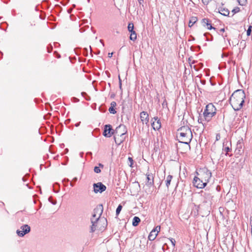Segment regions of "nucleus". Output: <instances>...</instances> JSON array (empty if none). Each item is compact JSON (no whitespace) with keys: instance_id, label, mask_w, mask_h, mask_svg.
<instances>
[{"instance_id":"1","label":"nucleus","mask_w":252,"mask_h":252,"mask_svg":"<svg viewBox=\"0 0 252 252\" xmlns=\"http://www.w3.org/2000/svg\"><path fill=\"white\" fill-rule=\"evenodd\" d=\"M245 97V92L242 90H237L232 94L230 103L235 111H238L242 107Z\"/></svg>"},{"instance_id":"2","label":"nucleus","mask_w":252,"mask_h":252,"mask_svg":"<svg viewBox=\"0 0 252 252\" xmlns=\"http://www.w3.org/2000/svg\"><path fill=\"white\" fill-rule=\"evenodd\" d=\"M179 135L177 136L180 142L185 145L186 150H189L190 147L189 145L192 138V134L190 128L184 126L178 130Z\"/></svg>"},{"instance_id":"3","label":"nucleus","mask_w":252,"mask_h":252,"mask_svg":"<svg viewBox=\"0 0 252 252\" xmlns=\"http://www.w3.org/2000/svg\"><path fill=\"white\" fill-rule=\"evenodd\" d=\"M100 212L98 213V216L96 217L95 214L93 215V217L91 218V222L92 223L91 226V232H94L96 230H102L104 229L105 226H102L101 224L103 223L105 224V222H106V220L104 219H99L100 215L103 211L102 205H100L99 208L94 209V212H97L99 211Z\"/></svg>"},{"instance_id":"4","label":"nucleus","mask_w":252,"mask_h":252,"mask_svg":"<svg viewBox=\"0 0 252 252\" xmlns=\"http://www.w3.org/2000/svg\"><path fill=\"white\" fill-rule=\"evenodd\" d=\"M216 114V108L212 103L206 105L203 112V116L206 121L209 122Z\"/></svg>"},{"instance_id":"5","label":"nucleus","mask_w":252,"mask_h":252,"mask_svg":"<svg viewBox=\"0 0 252 252\" xmlns=\"http://www.w3.org/2000/svg\"><path fill=\"white\" fill-rule=\"evenodd\" d=\"M198 177L201 179L202 182L207 185L212 176L211 172L207 169L204 168L201 169L198 172L196 173Z\"/></svg>"},{"instance_id":"6","label":"nucleus","mask_w":252,"mask_h":252,"mask_svg":"<svg viewBox=\"0 0 252 252\" xmlns=\"http://www.w3.org/2000/svg\"><path fill=\"white\" fill-rule=\"evenodd\" d=\"M30 231V226L28 224H24L20 227V229H18L16 231V233L19 237H23L25 235L29 233Z\"/></svg>"},{"instance_id":"7","label":"nucleus","mask_w":252,"mask_h":252,"mask_svg":"<svg viewBox=\"0 0 252 252\" xmlns=\"http://www.w3.org/2000/svg\"><path fill=\"white\" fill-rule=\"evenodd\" d=\"M93 186H94V191L95 193H97L98 192L102 193L103 191H105L106 189V186L105 185H104L101 182L94 183V184Z\"/></svg>"},{"instance_id":"8","label":"nucleus","mask_w":252,"mask_h":252,"mask_svg":"<svg viewBox=\"0 0 252 252\" xmlns=\"http://www.w3.org/2000/svg\"><path fill=\"white\" fill-rule=\"evenodd\" d=\"M126 131V127L124 125H120L119 126L116 127L113 134L118 136H125Z\"/></svg>"},{"instance_id":"9","label":"nucleus","mask_w":252,"mask_h":252,"mask_svg":"<svg viewBox=\"0 0 252 252\" xmlns=\"http://www.w3.org/2000/svg\"><path fill=\"white\" fill-rule=\"evenodd\" d=\"M193 184L194 187L199 189H203L206 186L199 177H194Z\"/></svg>"},{"instance_id":"10","label":"nucleus","mask_w":252,"mask_h":252,"mask_svg":"<svg viewBox=\"0 0 252 252\" xmlns=\"http://www.w3.org/2000/svg\"><path fill=\"white\" fill-rule=\"evenodd\" d=\"M112 129L110 125H106L105 126L103 135L107 137H110L113 134L114 132H112Z\"/></svg>"},{"instance_id":"11","label":"nucleus","mask_w":252,"mask_h":252,"mask_svg":"<svg viewBox=\"0 0 252 252\" xmlns=\"http://www.w3.org/2000/svg\"><path fill=\"white\" fill-rule=\"evenodd\" d=\"M140 116V120H141V122H142V123L143 124H145L146 125L148 124V123L149 122V115H148V113L145 111H142V112H141Z\"/></svg>"},{"instance_id":"12","label":"nucleus","mask_w":252,"mask_h":252,"mask_svg":"<svg viewBox=\"0 0 252 252\" xmlns=\"http://www.w3.org/2000/svg\"><path fill=\"white\" fill-rule=\"evenodd\" d=\"M201 24L203 27H206L208 30H211L212 29H215V28L212 26L210 21L208 19H203L201 20Z\"/></svg>"},{"instance_id":"13","label":"nucleus","mask_w":252,"mask_h":252,"mask_svg":"<svg viewBox=\"0 0 252 252\" xmlns=\"http://www.w3.org/2000/svg\"><path fill=\"white\" fill-rule=\"evenodd\" d=\"M155 121L153 122L152 126L155 130L160 128L161 125L160 120L158 118H154Z\"/></svg>"},{"instance_id":"14","label":"nucleus","mask_w":252,"mask_h":252,"mask_svg":"<svg viewBox=\"0 0 252 252\" xmlns=\"http://www.w3.org/2000/svg\"><path fill=\"white\" fill-rule=\"evenodd\" d=\"M115 143L118 145H120L125 140V136H118L114 135V136Z\"/></svg>"},{"instance_id":"15","label":"nucleus","mask_w":252,"mask_h":252,"mask_svg":"<svg viewBox=\"0 0 252 252\" xmlns=\"http://www.w3.org/2000/svg\"><path fill=\"white\" fill-rule=\"evenodd\" d=\"M243 146V142L241 140L238 141L236 144V151L238 152V153L239 154L242 151V149Z\"/></svg>"},{"instance_id":"16","label":"nucleus","mask_w":252,"mask_h":252,"mask_svg":"<svg viewBox=\"0 0 252 252\" xmlns=\"http://www.w3.org/2000/svg\"><path fill=\"white\" fill-rule=\"evenodd\" d=\"M147 184L149 185H153L154 184V177L152 174H147Z\"/></svg>"},{"instance_id":"17","label":"nucleus","mask_w":252,"mask_h":252,"mask_svg":"<svg viewBox=\"0 0 252 252\" xmlns=\"http://www.w3.org/2000/svg\"><path fill=\"white\" fill-rule=\"evenodd\" d=\"M157 235L158 234L157 232H156L155 230H152L148 236L149 240L150 241L154 240Z\"/></svg>"},{"instance_id":"18","label":"nucleus","mask_w":252,"mask_h":252,"mask_svg":"<svg viewBox=\"0 0 252 252\" xmlns=\"http://www.w3.org/2000/svg\"><path fill=\"white\" fill-rule=\"evenodd\" d=\"M219 12L224 16H228L229 14V11L227 9H225L223 8H220L219 9Z\"/></svg>"},{"instance_id":"19","label":"nucleus","mask_w":252,"mask_h":252,"mask_svg":"<svg viewBox=\"0 0 252 252\" xmlns=\"http://www.w3.org/2000/svg\"><path fill=\"white\" fill-rule=\"evenodd\" d=\"M140 221V219L138 217H134L133 219L132 225L137 226Z\"/></svg>"},{"instance_id":"20","label":"nucleus","mask_w":252,"mask_h":252,"mask_svg":"<svg viewBox=\"0 0 252 252\" xmlns=\"http://www.w3.org/2000/svg\"><path fill=\"white\" fill-rule=\"evenodd\" d=\"M172 176L171 175H168L165 180V184L167 188L169 187V185H170V182L171 181V180L172 179Z\"/></svg>"},{"instance_id":"21","label":"nucleus","mask_w":252,"mask_h":252,"mask_svg":"<svg viewBox=\"0 0 252 252\" xmlns=\"http://www.w3.org/2000/svg\"><path fill=\"white\" fill-rule=\"evenodd\" d=\"M129 38L130 40L134 41L137 38L136 33L135 31H133V32H131Z\"/></svg>"},{"instance_id":"22","label":"nucleus","mask_w":252,"mask_h":252,"mask_svg":"<svg viewBox=\"0 0 252 252\" xmlns=\"http://www.w3.org/2000/svg\"><path fill=\"white\" fill-rule=\"evenodd\" d=\"M196 17H192V19L189 21V26L191 27L193 26V25L196 22Z\"/></svg>"},{"instance_id":"23","label":"nucleus","mask_w":252,"mask_h":252,"mask_svg":"<svg viewBox=\"0 0 252 252\" xmlns=\"http://www.w3.org/2000/svg\"><path fill=\"white\" fill-rule=\"evenodd\" d=\"M128 30L129 32H133V29H134V25L132 23H130L128 24Z\"/></svg>"},{"instance_id":"24","label":"nucleus","mask_w":252,"mask_h":252,"mask_svg":"<svg viewBox=\"0 0 252 252\" xmlns=\"http://www.w3.org/2000/svg\"><path fill=\"white\" fill-rule=\"evenodd\" d=\"M122 206L121 205H119L117 209H116V215L118 216L120 212L122 210Z\"/></svg>"},{"instance_id":"25","label":"nucleus","mask_w":252,"mask_h":252,"mask_svg":"<svg viewBox=\"0 0 252 252\" xmlns=\"http://www.w3.org/2000/svg\"><path fill=\"white\" fill-rule=\"evenodd\" d=\"M223 150L225 152V155H227L228 153L230 151V149L228 146H226L223 148Z\"/></svg>"},{"instance_id":"26","label":"nucleus","mask_w":252,"mask_h":252,"mask_svg":"<svg viewBox=\"0 0 252 252\" xmlns=\"http://www.w3.org/2000/svg\"><path fill=\"white\" fill-rule=\"evenodd\" d=\"M238 2L241 5H244L247 2V0H238Z\"/></svg>"},{"instance_id":"27","label":"nucleus","mask_w":252,"mask_h":252,"mask_svg":"<svg viewBox=\"0 0 252 252\" xmlns=\"http://www.w3.org/2000/svg\"><path fill=\"white\" fill-rule=\"evenodd\" d=\"M109 111L111 114H114L116 113V110L114 109V107H110L109 108Z\"/></svg>"},{"instance_id":"28","label":"nucleus","mask_w":252,"mask_h":252,"mask_svg":"<svg viewBox=\"0 0 252 252\" xmlns=\"http://www.w3.org/2000/svg\"><path fill=\"white\" fill-rule=\"evenodd\" d=\"M94 172H95L96 173H99L101 172V170H100L99 167L95 166L94 167Z\"/></svg>"},{"instance_id":"29","label":"nucleus","mask_w":252,"mask_h":252,"mask_svg":"<svg viewBox=\"0 0 252 252\" xmlns=\"http://www.w3.org/2000/svg\"><path fill=\"white\" fill-rule=\"evenodd\" d=\"M240 11V8L239 7H235V8H234L232 12L233 13V14H235V13H236L237 12H238L239 11Z\"/></svg>"},{"instance_id":"30","label":"nucleus","mask_w":252,"mask_h":252,"mask_svg":"<svg viewBox=\"0 0 252 252\" xmlns=\"http://www.w3.org/2000/svg\"><path fill=\"white\" fill-rule=\"evenodd\" d=\"M251 29H252V26H250L248 29L247 30V34L248 36H249L251 34V31H252Z\"/></svg>"},{"instance_id":"31","label":"nucleus","mask_w":252,"mask_h":252,"mask_svg":"<svg viewBox=\"0 0 252 252\" xmlns=\"http://www.w3.org/2000/svg\"><path fill=\"white\" fill-rule=\"evenodd\" d=\"M160 226H157L154 228L153 230H155L158 234V232L160 231Z\"/></svg>"},{"instance_id":"32","label":"nucleus","mask_w":252,"mask_h":252,"mask_svg":"<svg viewBox=\"0 0 252 252\" xmlns=\"http://www.w3.org/2000/svg\"><path fill=\"white\" fill-rule=\"evenodd\" d=\"M117 104L116 102L115 101H112L111 103V107H115L116 106Z\"/></svg>"},{"instance_id":"33","label":"nucleus","mask_w":252,"mask_h":252,"mask_svg":"<svg viewBox=\"0 0 252 252\" xmlns=\"http://www.w3.org/2000/svg\"><path fill=\"white\" fill-rule=\"evenodd\" d=\"M128 159L129 161L130 162V166H132V163H133V159H132V158H130V157H129V158H128Z\"/></svg>"},{"instance_id":"34","label":"nucleus","mask_w":252,"mask_h":252,"mask_svg":"<svg viewBox=\"0 0 252 252\" xmlns=\"http://www.w3.org/2000/svg\"><path fill=\"white\" fill-rule=\"evenodd\" d=\"M170 241H171V242L172 243V244L173 246H175V243H176V241H175V239H173V238H171V239H170Z\"/></svg>"},{"instance_id":"35","label":"nucleus","mask_w":252,"mask_h":252,"mask_svg":"<svg viewBox=\"0 0 252 252\" xmlns=\"http://www.w3.org/2000/svg\"><path fill=\"white\" fill-rule=\"evenodd\" d=\"M204 4H207L212 0H202Z\"/></svg>"},{"instance_id":"36","label":"nucleus","mask_w":252,"mask_h":252,"mask_svg":"<svg viewBox=\"0 0 252 252\" xmlns=\"http://www.w3.org/2000/svg\"><path fill=\"white\" fill-rule=\"evenodd\" d=\"M119 87H120V88L121 89L122 88V81L120 79V76L119 77Z\"/></svg>"},{"instance_id":"37","label":"nucleus","mask_w":252,"mask_h":252,"mask_svg":"<svg viewBox=\"0 0 252 252\" xmlns=\"http://www.w3.org/2000/svg\"><path fill=\"white\" fill-rule=\"evenodd\" d=\"M220 139V135L219 134H217L216 135V140H219Z\"/></svg>"},{"instance_id":"38","label":"nucleus","mask_w":252,"mask_h":252,"mask_svg":"<svg viewBox=\"0 0 252 252\" xmlns=\"http://www.w3.org/2000/svg\"><path fill=\"white\" fill-rule=\"evenodd\" d=\"M113 54V53H109L108 54V57L110 58H111L112 57Z\"/></svg>"},{"instance_id":"39","label":"nucleus","mask_w":252,"mask_h":252,"mask_svg":"<svg viewBox=\"0 0 252 252\" xmlns=\"http://www.w3.org/2000/svg\"><path fill=\"white\" fill-rule=\"evenodd\" d=\"M139 1V3L140 4H141L142 2H143V0H138Z\"/></svg>"},{"instance_id":"40","label":"nucleus","mask_w":252,"mask_h":252,"mask_svg":"<svg viewBox=\"0 0 252 252\" xmlns=\"http://www.w3.org/2000/svg\"><path fill=\"white\" fill-rule=\"evenodd\" d=\"M80 124V122L77 123L76 124H75V126L77 127L78 126H79Z\"/></svg>"},{"instance_id":"41","label":"nucleus","mask_w":252,"mask_h":252,"mask_svg":"<svg viewBox=\"0 0 252 252\" xmlns=\"http://www.w3.org/2000/svg\"><path fill=\"white\" fill-rule=\"evenodd\" d=\"M51 201V203H52L53 204H54V205H55V204H56V201Z\"/></svg>"},{"instance_id":"42","label":"nucleus","mask_w":252,"mask_h":252,"mask_svg":"<svg viewBox=\"0 0 252 252\" xmlns=\"http://www.w3.org/2000/svg\"><path fill=\"white\" fill-rule=\"evenodd\" d=\"M99 167H101L102 168L103 167V165L101 163H99Z\"/></svg>"},{"instance_id":"43","label":"nucleus","mask_w":252,"mask_h":252,"mask_svg":"<svg viewBox=\"0 0 252 252\" xmlns=\"http://www.w3.org/2000/svg\"><path fill=\"white\" fill-rule=\"evenodd\" d=\"M22 180H23V181H26V180L25 177H23L22 178Z\"/></svg>"},{"instance_id":"44","label":"nucleus","mask_w":252,"mask_h":252,"mask_svg":"<svg viewBox=\"0 0 252 252\" xmlns=\"http://www.w3.org/2000/svg\"><path fill=\"white\" fill-rule=\"evenodd\" d=\"M77 178H74L73 179V180H74V181H77Z\"/></svg>"},{"instance_id":"45","label":"nucleus","mask_w":252,"mask_h":252,"mask_svg":"<svg viewBox=\"0 0 252 252\" xmlns=\"http://www.w3.org/2000/svg\"><path fill=\"white\" fill-rule=\"evenodd\" d=\"M89 48H90V52H91H91H92V48H91V47L90 46H89Z\"/></svg>"},{"instance_id":"46","label":"nucleus","mask_w":252,"mask_h":252,"mask_svg":"<svg viewBox=\"0 0 252 252\" xmlns=\"http://www.w3.org/2000/svg\"><path fill=\"white\" fill-rule=\"evenodd\" d=\"M83 155V153H80V156H81V157L82 156V155Z\"/></svg>"},{"instance_id":"47","label":"nucleus","mask_w":252,"mask_h":252,"mask_svg":"<svg viewBox=\"0 0 252 252\" xmlns=\"http://www.w3.org/2000/svg\"><path fill=\"white\" fill-rule=\"evenodd\" d=\"M84 50H86L87 52V48H85Z\"/></svg>"},{"instance_id":"48","label":"nucleus","mask_w":252,"mask_h":252,"mask_svg":"<svg viewBox=\"0 0 252 252\" xmlns=\"http://www.w3.org/2000/svg\"><path fill=\"white\" fill-rule=\"evenodd\" d=\"M70 185H71V186H73V184H72V183H71V184H70Z\"/></svg>"},{"instance_id":"49","label":"nucleus","mask_w":252,"mask_h":252,"mask_svg":"<svg viewBox=\"0 0 252 252\" xmlns=\"http://www.w3.org/2000/svg\"><path fill=\"white\" fill-rule=\"evenodd\" d=\"M221 31H224V30L223 29H221Z\"/></svg>"},{"instance_id":"50","label":"nucleus","mask_w":252,"mask_h":252,"mask_svg":"<svg viewBox=\"0 0 252 252\" xmlns=\"http://www.w3.org/2000/svg\"><path fill=\"white\" fill-rule=\"evenodd\" d=\"M88 2H90V0H87Z\"/></svg>"},{"instance_id":"51","label":"nucleus","mask_w":252,"mask_h":252,"mask_svg":"<svg viewBox=\"0 0 252 252\" xmlns=\"http://www.w3.org/2000/svg\"><path fill=\"white\" fill-rule=\"evenodd\" d=\"M100 42L102 43V40H100Z\"/></svg>"}]
</instances>
